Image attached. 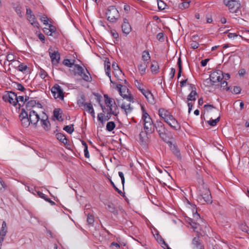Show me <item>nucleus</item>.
Wrapping results in <instances>:
<instances>
[{
    "instance_id": "obj_4",
    "label": "nucleus",
    "mask_w": 249,
    "mask_h": 249,
    "mask_svg": "<svg viewBox=\"0 0 249 249\" xmlns=\"http://www.w3.org/2000/svg\"><path fill=\"white\" fill-rule=\"evenodd\" d=\"M224 4L231 13H238L241 4L238 0H223Z\"/></svg>"
},
{
    "instance_id": "obj_39",
    "label": "nucleus",
    "mask_w": 249,
    "mask_h": 249,
    "mask_svg": "<svg viewBox=\"0 0 249 249\" xmlns=\"http://www.w3.org/2000/svg\"><path fill=\"white\" fill-rule=\"evenodd\" d=\"M146 67L147 65L146 62L141 63L138 66L139 70L141 72L142 74L145 73Z\"/></svg>"
},
{
    "instance_id": "obj_51",
    "label": "nucleus",
    "mask_w": 249,
    "mask_h": 249,
    "mask_svg": "<svg viewBox=\"0 0 249 249\" xmlns=\"http://www.w3.org/2000/svg\"><path fill=\"white\" fill-rule=\"evenodd\" d=\"M241 88L238 86L233 87V90L231 92L235 94H239L241 92Z\"/></svg>"
},
{
    "instance_id": "obj_47",
    "label": "nucleus",
    "mask_w": 249,
    "mask_h": 249,
    "mask_svg": "<svg viewBox=\"0 0 249 249\" xmlns=\"http://www.w3.org/2000/svg\"><path fill=\"white\" fill-rule=\"evenodd\" d=\"M158 5L159 9L160 10H163L166 7L165 3L161 0H158Z\"/></svg>"
},
{
    "instance_id": "obj_63",
    "label": "nucleus",
    "mask_w": 249,
    "mask_h": 249,
    "mask_svg": "<svg viewBox=\"0 0 249 249\" xmlns=\"http://www.w3.org/2000/svg\"><path fill=\"white\" fill-rule=\"evenodd\" d=\"M161 242L164 245V247L162 246V248H163L164 249H171V248H170L169 247L168 245L166 243V242L164 241V240L162 238L160 239V243H161Z\"/></svg>"
},
{
    "instance_id": "obj_19",
    "label": "nucleus",
    "mask_w": 249,
    "mask_h": 249,
    "mask_svg": "<svg viewBox=\"0 0 249 249\" xmlns=\"http://www.w3.org/2000/svg\"><path fill=\"white\" fill-rule=\"evenodd\" d=\"M159 115L164 121H166L172 115L171 113L164 108H160L159 110Z\"/></svg>"
},
{
    "instance_id": "obj_11",
    "label": "nucleus",
    "mask_w": 249,
    "mask_h": 249,
    "mask_svg": "<svg viewBox=\"0 0 249 249\" xmlns=\"http://www.w3.org/2000/svg\"><path fill=\"white\" fill-rule=\"evenodd\" d=\"M21 125L24 127H28L31 123L28 117V113L25 111V109H21V113L19 115Z\"/></svg>"
},
{
    "instance_id": "obj_41",
    "label": "nucleus",
    "mask_w": 249,
    "mask_h": 249,
    "mask_svg": "<svg viewBox=\"0 0 249 249\" xmlns=\"http://www.w3.org/2000/svg\"><path fill=\"white\" fill-rule=\"evenodd\" d=\"M107 209L109 212L114 214H117L118 213V211L112 204H108L107 205Z\"/></svg>"
},
{
    "instance_id": "obj_6",
    "label": "nucleus",
    "mask_w": 249,
    "mask_h": 249,
    "mask_svg": "<svg viewBox=\"0 0 249 249\" xmlns=\"http://www.w3.org/2000/svg\"><path fill=\"white\" fill-rule=\"evenodd\" d=\"M2 99L16 107L18 103L17 94L13 91H6V93L2 96Z\"/></svg>"
},
{
    "instance_id": "obj_32",
    "label": "nucleus",
    "mask_w": 249,
    "mask_h": 249,
    "mask_svg": "<svg viewBox=\"0 0 249 249\" xmlns=\"http://www.w3.org/2000/svg\"><path fill=\"white\" fill-rule=\"evenodd\" d=\"M197 95L196 91H191L190 93L188 95L187 97L188 101H195L196 100V96Z\"/></svg>"
},
{
    "instance_id": "obj_23",
    "label": "nucleus",
    "mask_w": 249,
    "mask_h": 249,
    "mask_svg": "<svg viewBox=\"0 0 249 249\" xmlns=\"http://www.w3.org/2000/svg\"><path fill=\"white\" fill-rule=\"evenodd\" d=\"M151 134V133H147L145 131L141 132L139 135V137L141 142L143 143H146L148 140V135Z\"/></svg>"
},
{
    "instance_id": "obj_9",
    "label": "nucleus",
    "mask_w": 249,
    "mask_h": 249,
    "mask_svg": "<svg viewBox=\"0 0 249 249\" xmlns=\"http://www.w3.org/2000/svg\"><path fill=\"white\" fill-rule=\"evenodd\" d=\"M28 117L31 124L35 127L37 126V123L41 118L35 110H32L29 112Z\"/></svg>"
},
{
    "instance_id": "obj_44",
    "label": "nucleus",
    "mask_w": 249,
    "mask_h": 249,
    "mask_svg": "<svg viewBox=\"0 0 249 249\" xmlns=\"http://www.w3.org/2000/svg\"><path fill=\"white\" fill-rule=\"evenodd\" d=\"M220 118V116H219L216 119L208 121V123L211 126H214L216 125L217 123L219 121Z\"/></svg>"
},
{
    "instance_id": "obj_29",
    "label": "nucleus",
    "mask_w": 249,
    "mask_h": 249,
    "mask_svg": "<svg viewBox=\"0 0 249 249\" xmlns=\"http://www.w3.org/2000/svg\"><path fill=\"white\" fill-rule=\"evenodd\" d=\"M13 6L15 11L17 13V14L18 15L20 18L22 17L23 15L22 14V11L21 10V7L19 4H13Z\"/></svg>"
},
{
    "instance_id": "obj_54",
    "label": "nucleus",
    "mask_w": 249,
    "mask_h": 249,
    "mask_svg": "<svg viewBox=\"0 0 249 249\" xmlns=\"http://www.w3.org/2000/svg\"><path fill=\"white\" fill-rule=\"evenodd\" d=\"M40 20L44 24L47 25L48 24V18L45 15H43L40 17Z\"/></svg>"
},
{
    "instance_id": "obj_8",
    "label": "nucleus",
    "mask_w": 249,
    "mask_h": 249,
    "mask_svg": "<svg viewBox=\"0 0 249 249\" xmlns=\"http://www.w3.org/2000/svg\"><path fill=\"white\" fill-rule=\"evenodd\" d=\"M51 92L55 99L59 98L61 100L64 99V92L63 89L58 84H55L51 89Z\"/></svg>"
},
{
    "instance_id": "obj_7",
    "label": "nucleus",
    "mask_w": 249,
    "mask_h": 249,
    "mask_svg": "<svg viewBox=\"0 0 249 249\" xmlns=\"http://www.w3.org/2000/svg\"><path fill=\"white\" fill-rule=\"evenodd\" d=\"M116 87L119 91L120 95L124 99H126L129 102H133V97L132 95L130 93L127 94V93H128L129 89L125 86H124L121 84H118Z\"/></svg>"
},
{
    "instance_id": "obj_27",
    "label": "nucleus",
    "mask_w": 249,
    "mask_h": 249,
    "mask_svg": "<svg viewBox=\"0 0 249 249\" xmlns=\"http://www.w3.org/2000/svg\"><path fill=\"white\" fill-rule=\"evenodd\" d=\"M171 150L173 153L178 159L181 158L180 151L175 145L171 146Z\"/></svg>"
},
{
    "instance_id": "obj_43",
    "label": "nucleus",
    "mask_w": 249,
    "mask_h": 249,
    "mask_svg": "<svg viewBox=\"0 0 249 249\" xmlns=\"http://www.w3.org/2000/svg\"><path fill=\"white\" fill-rule=\"evenodd\" d=\"M84 109L89 113L92 109H93L92 105L91 103H86L85 106H84Z\"/></svg>"
},
{
    "instance_id": "obj_17",
    "label": "nucleus",
    "mask_w": 249,
    "mask_h": 249,
    "mask_svg": "<svg viewBox=\"0 0 249 249\" xmlns=\"http://www.w3.org/2000/svg\"><path fill=\"white\" fill-rule=\"evenodd\" d=\"M193 249H204V246L199 236L195 237L192 240Z\"/></svg>"
},
{
    "instance_id": "obj_38",
    "label": "nucleus",
    "mask_w": 249,
    "mask_h": 249,
    "mask_svg": "<svg viewBox=\"0 0 249 249\" xmlns=\"http://www.w3.org/2000/svg\"><path fill=\"white\" fill-rule=\"evenodd\" d=\"M73 124L66 125L63 129L69 134H71L74 131Z\"/></svg>"
},
{
    "instance_id": "obj_18",
    "label": "nucleus",
    "mask_w": 249,
    "mask_h": 249,
    "mask_svg": "<svg viewBox=\"0 0 249 249\" xmlns=\"http://www.w3.org/2000/svg\"><path fill=\"white\" fill-rule=\"evenodd\" d=\"M122 29L123 33L125 34V35L129 34L131 31V27L126 18H124L123 20Z\"/></svg>"
},
{
    "instance_id": "obj_49",
    "label": "nucleus",
    "mask_w": 249,
    "mask_h": 249,
    "mask_svg": "<svg viewBox=\"0 0 249 249\" xmlns=\"http://www.w3.org/2000/svg\"><path fill=\"white\" fill-rule=\"evenodd\" d=\"M28 67L23 64H20L18 66V70L23 72H25L27 70Z\"/></svg>"
},
{
    "instance_id": "obj_36",
    "label": "nucleus",
    "mask_w": 249,
    "mask_h": 249,
    "mask_svg": "<svg viewBox=\"0 0 249 249\" xmlns=\"http://www.w3.org/2000/svg\"><path fill=\"white\" fill-rule=\"evenodd\" d=\"M150 59V56L149 53L148 51H144L142 53V59L144 62H146L147 61L149 60Z\"/></svg>"
},
{
    "instance_id": "obj_22",
    "label": "nucleus",
    "mask_w": 249,
    "mask_h": 249,
    "mask_svg": "<svg viewBox=\"0 0 249 249\" xmlns=\"http://www.w3.org/2000/svg\"><path fill=\"white\" fill-rule=\"evenodd\" d=\"M27 19L33 26L38 28H39V24L36 20L35 16L34 15H31L30 16H28Z\"/></svg>"
},
{
    "instance_id": "obj_15",
    "label": "nucleus",
    "mask_w": 249,
    "mask_h": 249,
    "mask_svg": "<svg viewBox=\"0 0 249 249\" xmlns=\"http://www.w3.org/2000/svg\"><path fill=\"white\" fill-rule=\"evenodd\" d=\"M49 54L53 64H57L60 60V54L58 51H53L49 49Z\"/></svg>"
},
{
    "instance_id": "obj_3",
    "label": "nucleus",
    "mask_w": 249,
    "mask_h": 249,
    "mask_svg": "<svg viewBox=\"0 0 249 249\" xmlns=\"http://www.w3.org/2000/svg\"><path fill=\"white\" fill-rule=\"evenodd\" d=\"M106 15L107 20L112 22H116L120 17L119 11L114 6H110L108 7Z\"/></svg>"
},
{
    "instance_id": "obj_21",
    "label": "nucleus",
    "mask_w": 249,
    "mask_h": 249,
    "mask_svg": "<svg viewBox=\"0 0 249 249\" xmlns=\"http://www.w3.org/2000/svg\"><path fill=\"white\" fill-rule=\"evenodd\" d=\"M151 71L153 74H156L159 72V65L157 61H153L151 67Z\"/></svg>"
},
{
    "instance_id": "obj_34",
    "label": "nucleus",
    "mask_w": 249,
    "mask_h": 249,
    "mask_svg": "<svg viewBox=\"0 0 249 249\" xmlns=\"http://www.w3.org/2000/svg\"><path fill=\"white\" fill-rule=\"evenodd\" d=\"M85 97L84 95H81V98L77 100V104L80 107L85 106L87 103H85Z\"/></svg>"
},
{
    "instance_id": "obj_60",
    "label": "nucleus",
    "mask_w": 249,
    "mask_h": 249,
    "mask_svg": "<svg viewBox=\"0 0 249 249\" xmlns=\"http://www.w3.org/2000/svg\"><path fill=\"white\" fill-rule=\"evenodd\" d=\"M118 174L121 179L122 183L123 184V186L124 187L125 180L124 174L122 172H119Z\"/></svg>"
},
{
    "instance_id": "obj_31",
    "label": "nucleus",
    "mask_w": 249,
    "mask_h": 249,
    "mask_svg": "<svg viewBox=\"0 0 249 249\" xmlns=\"http://www.w3.org/2000/svg\"><path fill=\"white\" fill-rule=\"evenodd\" d=\"M75 60H72V61H71L69 59H66L63 60V64L67 67L71 68L72 67V66H74L75 65Z\"/></svg>"
},
{
    "instance_id": "obj_24",
    "label": "nucleus",
    "mask_w": 249,
    "mask_h": 249,
    "mask_svg": "<svg viewBox=\"0 0 249 249\" xmlns=\"http://www.w3.org/2000/svg\"><path fill=\"white\" fill-rule=\"evenodd\" d=\"M74 72L75 74H78L79 75H82L83 72H84V69L81 66L78 64H75L74 65Z\"/></svg>"
},
{
    "instance_id": "obj_64",
    "label": "nucleus",
    "mask_w": 249,
    "mask_h": 249,
    "mask_svg": "<svg viewBox=\"0 0 249 249\" xmlns=\"http://www.w3.org/2000/svg\"><path fill=\"white\" fill-rule=\"evenodd\" d=\"M157 38L160 41H163V34L162 33H159L157 36Z\"/></svg>"
},
{
    "instance_id": "obj_48",
    "label": "nucleus",
    "mask_w": 249,
    "mask_h": 249,
    "mask_svg": "<svg viewBox=\"0 0 249 249\" xmlns=\"http://www.w3.org/2000/svg\"><path fill=\"white\" fill-rule=\"evenodd\" d=\"M15 88L20 91H24L25 90V88L23 87V86L19 83H15Z\"/></svg>"
},
{
    "instance_id": "obj_16",
    "label": "nucleus",
    "mask_w": 249,
    "mask_h": 249,
    "mask_svg": "<svg viewBox=\"0 0 249 249\" xmlns=\"http://www.w3.org/2000/svg\"><path fill=\"white\" fill-rule=\"evenodd\" d=\"M45 116L42 117L40 119V123L42 127L46 130L49 131L51 128V124L48 120V116L44 113Z\"/></svg>"
},
{
    "instance_id": "obj_28",
    "label": "nucleus",
    "mask_w": 249,
    "mask_h": 249,
    "mask_svg": "<svg viewBox=\"0 0 249 249\" xmlns=\"http://www.w3.org/2000/svg\"><path fill=\"white\" fill-rule=\"evenodd\" d=\"M62 114V111L60 108L58 109H55L53 110V115L55 118H56V119L58 121H62L63 120V119H62V116L61 114Z\"/></svg>"
},
{
    "instance_id": "obj_33",
    "label": "nucleus",
    "mask_w": 249,
    "mask_h": 249,
    "mask_svg": "<svg viewBox=\"0 0 249 249\" xmlns=\"http://www.w3.org/2000/svg\"><path fill=\"white\" fill-rule=\"evenodd\" d=\"M82 79L87 82H89L91 80V77L90 76V74L88 72V70H87V73L84 72H83V73L82 74V75H80Z\"/></svg>"
},
{
    "instance_id": "obj_57",
    "label": "nucleus",
    "mask_w": 249,
    "mask_h": 249,
    "mask_svg": "<svg viewBox=\"0 0 249 249\" xmlns=\"http://www.w3.org/2000/svg\"><path fill=\"white\" fill-rule=\"evenodd\" d=\"M221 87L224 88V87H226V90L227 91L229 90L230 89V87H227V84H228V83H227V81H226V80L222 81H222H221Z\"/></svg>"
},
{
    "instance_id": "obj_25",
    "label": "nucleus",
    "mask_w": 249,
    "mask_h": 249,
    "mask_svg": "<svg viewBox=\"0 0 249 249\" xmlns=\"http://www.w3.org/2000/svg\"><path fill=\"white\" fill-rule=\"evenodd\" d=\"M56 137L57 140L63 143L64 144H67L68 140L64 134L61 133H58L56 134Z\"/></svg>"
},
{
    "instance_id": "obj_58",
    "label": "nucleus",
    "mask_w": 249,
    "mask_h": 249,
    "mask_svg": "<svg viewBox=\"0 0 249 249\" xmlns=\"http://www.w3.org/2000/svg\"><path fill=\"white\" fill-rule=\"evenodd\" d=\"M39 75L42 78L44 79L47 75V73L43 69H41L40 70Z\"/></svg>"
},
{
    "instance_id": "obj_42",
    "label": "nucleus",
    "mask_w": 249,
    "mask_h": 249,
    "mask_svg": "<svg viewBox=\"0 0 249 249\" xmlns=\"http://www.w3.org/2000/svg\"><path fill=\"white\" fill-rule=\"evenodd\" d=\"M17 99L18 101V105L19 106H23L25 103L24 97L23 96H17Z\"/></svg>"
},
{
    "instance_id": "obj_50",
    "label": "nucleus",
    "mask_w": 249,
    "mask_h": 249,
    "mask_svg": "<svg viewBox=\"0 0 249 249\" xmlns=\"http://www.w3.org/2000/svg\"><path fill=\"white\" fill-rule=\"evenodd\" d=\"M110 34L114 38L115 40H117L119 37V35L118 33L115 30H111L110 31Z\"/></svg>"
},
{
    "instance_id": "obj_13",
    "label": "nucleus",
    "mask_w": 249,
    "mask_h": 249,
    "mask_svg": "<svg viewBox=\"0 0 249 249\" xmlns=\"http://www.w3.org/2000/svg\"><path fill=\"white\" fill-rule=\"evenodd\" d=\"M104 97L105 104L109 107V111H110V114H113L114 116H117L119 113L117 106H116L114 107V109H113L112 105V101L111 99L110 98L107 94L104 95Z\"/></svg>"
},
{
    "instance_id": "obj_1",
    "label": "nucleus",
    "mask_w": 249,
    "mask_h": 249,
    "mask_svg": "<svg viewBox=\"0 0 249 249\" xmlns=\"http://www.w3.org/2000/svg\"><path fill=\"white\" fill-rule=\"evenodd\" d=\"M142 110V120L143 121L144 130L147 133H153L155 131V123L154 124L152 120L145 110L143 106L141 107Z\"/></svg>"
},
{
    "instance_id": "obj_62",
    "label": "nucleus",
    "mask_w": 249,
    "mask_h": 249,
    "mask_svg": "<svg viewBox=\"0 0 249 249\" xmlns=\"http://www.w3.org/2000/svg\"><path fill=\"white\" fill-rule=\"evenodd\" d=\"M138 89L141 91L142 94L145 96L146 94L148 92L149 90L142 88L141 87H138Z\"/></svg>"
},
{
    "instance_id": "obj_52",
    "label": "nucleus",
    "mask_w": 249,
    "mask_h": 249,
    "mask_svg": "<svg viewBox=\"0 0 249 249\" xmlns=\"http://www.w3.org/2000/svg\"><path fill=\"white\" fill-rule=\"evenodd\" d=\"M87 222L89 224H92L94 222V216L91 214H89L87 217Z\"/></svg>"
},
{
    "instance_id": "obj_26",
    "label": "nucleus",
    "mask_w": 249,
    "mask_h": 249,
    "mask_svg": "<svg viewBox=\"0 0 249 249\" xmlns=\"http://www.w3.org/2000/svg\"><path fill=\"white\" fill-rule=\"evenodd\" d=\"M145 97L150 104L154 105L156 103L154 96L150 91L146 94Z\"/></svg>"
},
{
    "instance_id": "obj_45",
    "label": "nucleus",
    "mask_w": 249,
    "mask_h": 249,
    "mask_svg": "<svg viewBox=\"0 0 249 249\" xmlns=\"http://www.w3.org/2000/svg\"><path fill=\"white\" fill-rule=\"evenodd\" d=\"M190 1L183 2L179 4V8L181 9H184L189 7Z\"/></svg>"
},
{
    "instance_id": "obj_10",
    "label": "nucleus",
    "mask_w": 249,
    "mask_h": 249,
    "mask_svg": "<svg viewBox=\"0 0 249 249\" xmlns=\"http://www.w3.org/2000/svg\"><path fill=\"white\" fill-rule=\"evenodd\" d=\"M222 75H223V72L220 70H217L211 73L210 75V80L211 85H214L215 83L222 81Z\"/></svg>"
},
{
    "instance_id": "obj_40",
    "label": "nucleus",
    "mask_w": 249,
    "mask_h": 249,
    "mask_svg": "<svg viewBox=\"0 0 249 249\" xmlns=\"http://www.w3.org/2000/svg\"><path fill=\"white\" fill-rule=\"evenodd\" d=\"M189 223L192 227V228L194 229V230L195 231H196V230L198 229L199 225L196 223V222H194L192 219H190L189 220Z\"/></svg>"
},
{
    "instance_id": "obj_55",
    "label": "nucleus",
    "mask_w": 249,
    "mask_h": 249,
    "mask_svg": "<svg viewBox=\"0 0 249 249\" xmlns=\"http://www.w3.org/2000/svg\"><path fill=\"white\" fill-rule=\"evenodd\" d=\"M110 184L112 186V187L114 188L116 191H117L120 195H123V192L119 190L115 185L114 182L112 181V180H110Z\"/></svg>"
},
{
    "instance_id": "obj_46",
    "label": "nucleus",
    "mask_w": 249,
    "mask_h": 249,
    "mask_svg": "<svg viewBox=\"0 0 249 249\" xmlns=\"http://www.w3.org/2000/svg\"><path fill=\"white\" fill-rule=\"evenodd\" d=\"M112 67L114 69V70L118 71L119 74L122 75V76L124 75V74L123 73L122 71L119 69L118 65L116 63H113L112 64Z\"/></svg>"
},
{
    "instance_id": "obj_30",
    "label": "nucleus",
    "mask_w": 249,
    "mask_h": 249,
    "mask_svg": "<svg viewBox=\"0 0 249 249\" xmlns=\"http://www.w3.org/2000/svg\"><path fill=\"white\" fill-rule=\"evenodd\" d=\"M36 102L35 100H31L27 102L26 105V109L28 111L32 110L31 109L32 107L36 106Z\"/></svg>"
},
{
    "instance_id": "obj_12",
    "label": "nucleus",
    "mask_w": 249,
    "mask_h": 249,
    "mask_svg": "<svg viewBox=\"0 0 249 249\" xmlns=\"http://www.w3.org/2000/svg\"><path fill=\"white\" fill-rule=\"evenodd\" d=\"M118 106L124 110V114L127 115L128 113L132 112L133 107L131 106L130 102L126 103L124 102V99L118 100Z\"/></svg>"
},
{
    "instance_id": "obj_53",
    "label": "nucleus",
    "mask_w": 249,
    "mask_h": 249,
    "mask_svg": "<svg viewBox=\"0 0 249 249\" xmlns=\"http://www.w3.org/2000/svg\"><path fill=\"white\" fill-rule=\"evenodd\" d=\"M7 188L6 185L4 183V182L2 181V180L0 178V191H2Z\"/></svg>"
},
{
    "instance_id": "obj_20",
    "label": "nucleus",
    "mask_w": 249,
    "mask_h": 249,
    "mask_svg": "<svg viewBox=\"0 0 249 249\" xmlns=\"http://www.w3.org/2000/svg\"><path fill=\"white\" fill-rule=\"evenodd\" d=\"M7 232V227L6 223L5 221H3L1 225V228L0 230V238L4 240V237L5 236Z\"/></svg>"
},
{
    "instance_id": "obj_2",
    "label": "nucleus",
    "mask_w": 249,
    "mask_h": 249,
    "mask_svg": "<svg viewBox=\"0 0 249 249\" xmlns=\"http://www.w3.org/2000/svg\"><path fill=\"white\" fill-rule=\"evenodd\" d=\"M158 133L160 137L164 142H167L169 141L168 131L164 124L161 121H156L155 123V130Z\"/></svg>"
},
{
    "instance_id": "obj_59",
    "label": "nucleus",
    "mask_w": 249,
    "mask_h": 249,
    "mask_svg": "<svg viewBox=\"0 0 249 249\" xmlns=\"http://www.w3.org/2000/svg\"><path fill=\"white\" fill-rule=\"evenodd\" d=\"M105 117L104 114L101 113L98 114V120L102 124L104 122V118Z\"/></svg>"
},
{
    "instance_id": "obj_14",
    "label": "nucleus",
    "mask_w": 249,
    "mask_h": 249,
    "mask_svg": "<svg viewBox=\"0 0 249 249\" xmlns=\"http://www.w3.org/2000/svg\"><path fill=\"white\" fill-rule=\"evenodd\" d=\"M164 122L166 123L171 127V128L175 130H179L180 128L179 124L173 115Z\"/></svg>"
},
{
    "instance_id": "obj_56",
    "label": "nucleus",
    "mask_w": 249,
    "mask_h": 249,
    "mask_svg": "<svg viewBox=\"0 0 249 249\" xmlns=\"http://www.w3.org/2000/svg\"><path fill=\"white\" fill-rule=\"evenodd\" d=\"M191 47L193 49H197L199 47V44L196 41H192L191 43Z\"/></svg>"
},
{
    "instance_id": "obj_35",
    "label": "nucleus",
    "mask_w": 249,
    "mask_h": 249,
    "mask_svg": "<svg viewBox=\"0 0 249 249\" xmlns=\"http://www.w3.org/2000/svg\"><path fill=\"white\" fill-rule=\"evenodd\" d=\"M105 71H106V74L109 77L110 79L111 80V76H110V63L109 62H105Z\"/></svg>"
},
{
    "instance_id": "obj_61",
    "label": "nucleus",
    "mask_w": 249,
    "mask_h": 249,
    "mask_svg": "<svg viewBox=\"0 0 249 249\" xmlns=\"http://www.w3.org/2000/svg\"><path fill=\"white\" fill-rule=\"evenodd\" d=\"M175 72H176V69L174 68H172L171 69V71L169 73V75L170 76L171 79H173L174 77Z\"/></svg>"
},
{
    "instance_id": "obj_5",
    "label": "nucleus",
    "mask_w": 249,
    "mask_h": 249,
    "mask_svg": "<svg viewBox=\"0 0 249 249\" xmlns=\"http://www.w3.org/2000/svg\"><path fill=\"white\" fill-rule=\"evenodd\" d=\"M200 192L199 199L200 201L203 200L204 202L207 204L212 203V196L209 189L203 186L202 189L200 190Z\"/></svg>"
},
{
    "instance_id": "obj_37",
    "label": "nucleus",
    "mask_w": 249,
    "mask_h": 249,
    "mask_svg": "<svg viewBox=\"0 0 249 249\" xmlns=\"http://www.w3.org/2000/svg\"><path fill=\"white\" fill-rule=\"evenodd\" d=\"M115 127V124L113 122H108L107 124L106 129L108 131H112Z\"/></svg>"
}]
</instances>
